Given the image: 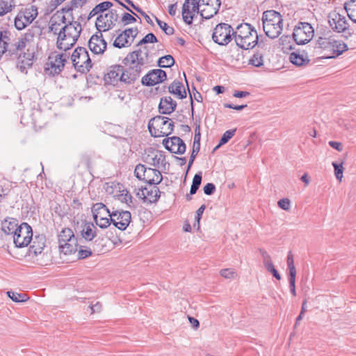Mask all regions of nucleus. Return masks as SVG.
Instances as JSON below:
<instances>
[{"label": "nucleus", "instance_id": "obj_1", "mask_svg": "<svg viewBox=\"0 0 356 356\" xmlns=\"http://www.w3.org/2000/svg\"><path fill=\"white\" fill-rule=\"evenodd\" d=\"M66 18L62 17L61 21L65 25L59 29V24L51 22L49 26L50 31L58 35L56 40V47L59 50L67 51L70 49L76 42L82 31L81 25L79 22L73 21L65 22Z\"/></svg>", "mask_w": 356, "mask_h": 356}, {"label": "nucleus", "instance_id": "obj_2", "mask_svg": "<svg viewBox=\"0 0 356 356\" xmlns=\"http://www.w3.org/2000/svg\"><path fill=\"white\" fill-rule=\"evenodd\" d=\"M124 64L128 67L129 75L134 80H137L141 73L153 63V55L147 46H144L131 53L124 58Z\"/></svg>", "mask_w": 356, "mask_h": 356}, {"label": "nucleus", "instance_id": "obj_3", "mask_svg": "<svg viewBox=\"0 0 356 356\" xmlns=\"http://www.w3.org/2000/svg\"><path fill=\"white\" fill-rule=\"evenodd\" d=\"M314 44V53L323 54L325 58H335L348 50L344 42L327 34L318 35Z\"/></svg>", "mask_w": 356, "mask_h": 356}, {"label": "nucleus", "instance_id": "obj_4", "mask_svg": "<svg viewBox=\"0 0 356 356\" xmlns=\"http://www.w3.org/2000/svg\"><path fill=\"white\" fill-rule=\"evenodd\" d=\"M232 34L236 45L243 49H252L258 42L257 31L247 23L238 25Z\"/></svg>", "mask_w": 356, "mask_h": 356}, {"label": "nucleus", "instance_id": "obj_5", "mask_svg": "<svg viewBox=\"0 0 356 356\" xmlns=\"http://www.w3.org/2000/svg\"><path fill=\"white\" fill-rule=\"evenodd\" d=\"M262 22L264 31L269 38H277L282 33L283 19L280 13L273 10L264 12Z\"/></svg>", "mask_w": 356, "mask_h": 356}, {"label": "nucleus", "instance_id": "obj_6", "mask_svg": "<svg viewBox=\"0 0 356 356\" xmlns=\"http://www.w3.org/2000/svg\"><path fill=\"white\" fill-rule=\"evenodd\" d=\"M174 124L172 120L163 116H156L151 119L148 124V129L154 137L166 136L173 131Z\"/></svg>", "mask_w": 356, "mask_h": 356}, {"label": "nucleus", "instance_id": "obj_7", "mask_svg": "<svg viewBox=\"0 0 356 356\" xmlns=\"http://www.w3.org/2000/svg\"><path fill=\"white\" fill-rule=\"evenodd\" d=\"M59 248L65 254H70L77 250V239L73 231L70 228H64L58 234Z\"/></svg>", "mask_w": 356, "mask_h": 356}, {"label": "nucleus", "instance_id": "obj_8", "mask_svg": "<svg viewBox=\"0 0 356 356\" xmlns=\"http://www.w3.org/2000/svg\"><path fill=\"white\" fill-rule=\"evenodd\" d=\"M71 59L73 65L78 72L86 73L92 67L88 52L84 47H79L76 48L72 54Z\"/></svg>", "mask_w": 356, "mask_h": 356}, {"label": "nucleus", "instance_id": "obj_9", "mask_svg": "<svg viewBox=\"0 0 356 356\" xmlns=\"http://www.w3.org/2000/svg\"><path fill=\"white\" fill-rule=\"evenodd\" d=\"M95 224L102 229L107 228L111 223V212L103 203H95L92 207Z\"/></svg>", "mask_w": 356, "mask_h": 356}, {"label": "nucleus", "instance_id": "obj_10", "mask_svg": "<svg viewBox=\"0 0 356 356\" xmlns=\"http://www.w3.org/2000/svg\"><path fill=\"white\" fill-rule=\"evenodd\" d=\"M314 35V30L307 22H299L293 29V38L298 44L308 43Z\"/></svg>", "mask_w": 356, "mask_h": 356}, {"label": "nucleus", "instance_id": "obj_11", "mask_svg": "<svg viewBox=\"0 0 356 356\" xmlns=\"http://www.w3.org/2000/svg\"><path fill=\"white\" fill-rule=\"evenodd\" d=\"M69 58V55L66 53H52L48 58L45 70L50 74L56 75L60 74Z\"/></svg>", "mask_w": 356, "mask_h": 356}, {"label": "nucleus", "instance_id": "obj_12", "mask_svg": "<svg viewBox=\"0 0 356 356\" xmlns=\"http://www.w3.org/2000/svg\"><path fill=\"white\" fill-rule=\"evenodd\" d=\"M233 33H234V31L229 24L220 23L213 29L212 39L214 42L219 45H227L231 42Z\"/></svg>", "mask_w": 356, "mask_h": 356}, {"label": "nucleus", "instance_id": "obj_13", "mask_svg": "<svg viewBox=\"0 0 356 356\" xmlns=\"http://www.w3.org/2000/svg\"><path fill=\"white\" fill-rule=\"evenodd\" d=\"M13 242L16 247L23 248L31 243L33 238L31 227L26 222L22 223L13 236Z\"/></svg>", "mask_w": 356, "mask_h": 356}, {"label": "nucleus", "instance_id": "obj_14", "mask_svg": "<svg viewBox=\"0 0 356 356\" xmlns=\"http://www.w3.org/2000/svg\"><path fill=\"white\" fill-rule=\"evenodd\" d=\"M118 19V15L115 10H111L107 13L100 14L96 20L95 26L97 29V32H105L111 29L115 22Z\"/></svg>", "mask_w": 356, "mask_h": 356}, {"label": "nucleus", "instance_id": "obj_15", "mask_svg": "<svg viewBox=\"0 0 356 356\" xmlns=\"http://www.w3.org/2000/svg\"><path fill=\"white\" fill-rule=\"evenodd\" d=\"M38 16V9L35 6H31L24 11L17 14L15 19V26L17 29L22 30L30 24Z\"/></svg>", "mask_w": 356, "mask_h": 356}, {"label": "nucleus", "instance_id": "obj_16", "mask_svg": "<svg viewBox=\"0 0 356 356\" xmlns=\"http://www.w3.org/2000/svg\"><path fill=\"white\" fill-rule=\"evenodd\" d=\"M129 70L124 69L123 66L117 65L111 67L110 70L107 73V78L111 82L120 81L126 83H132L134 80L129 75Z\"/></svg>", "mask_w": 356, "mask_h": 356}, {"label": "nucleus", "instance_id": "obj_17", "mask_svg": "<svg viewBox=\"0 0 356 356\" xmlns=\"http://www.w3.org/2000/svg\"><path fill=\"white\" fill-rule=\"evenodd\" d=\"M328 23L332 29L343 35L348 28V22L346 17L336 11H332L328 15Z\"/></svg>", "mask_w": 356, "mask_h": 356}, {"label": "nucleus", "instance_id": "obj_18", "mask_svg": "<svg viewBox=\"0 0 356 356\" xmlns=\"http://www.w3.org/2000/svg\"><path fill=\"white\" fill-rule=\"evenodd\" d=\"M200 15L205 19H210L216 15L221 6V0H199Z\"/></svg>", "mask_w": 356, "mask_h": 356}, {"label": "nucleus", "instance_id": "obj_19", "mask_svg": "<svg viewBox=\"0 0 356 356\" xmlns=\"http://www.w3.org/2000/svg\"><path fill=\"white\" fill-rule=\"evenodd\" d=\"M200 6L197 0H185L182 6V17L187 24L193 23L195 14L199 13Z\"/></svg>", "mask_w": 356, "mask_h": 356}, {"label": "nucleus", "instance_id": "obj_20", "mask_svg": "<svg viewBox=\"0 0 356 356\" xmlns=\"http://www.w3.org/2000/svg\"><path fill=\"white\" fill-rule=\"evenodd\" d=\"M138 33L137 28H129L122 31L115 40L113 46L121 49L130 46Z\"/></svg>", "mask_w": 356, "mask_h": 356}, {"label": "nucleus", "instance_id": "obj_21", "mask_svg": "<svg viewBox=\"0 0 356 356\" xmlns=\"http://www.w3.org/2000/svg\"><path fill=\"white\" fill-rule=\"evenodd\" d=\"M131 214L128 211L116 210L111 212V222L119 229L125 230L131 222Z\"/></svg>", "mask_w": 356, "mask_h": 356}, {"label": "nucleus", "instance_id": "obj_22", "mask_svg": "<svg viewBox=\"0 0 356 356\" xmlns=\"http://www.w3.org/2000/svg\"><path fill=\"white\" fill-rule=\"evenodd\" d=\"M167 79L166 72L161 69H155L150 70L147 74L142 77L141 83L145 86H152L156 84L163 83Z\"/></svg>", "mask_w": 356, "mask_h": 356}, {"label": "nucleus", "instance_id": "obj_23", "mask_svg": "<svg viewBox=\"0 0 356 356\" xmlns=\"http://www.w3.org/2000/svg\"><path fill=\"white\" fill-rule=\"evenodd\" d=\"M136 195L145 202L154 203L160 197V191L156 186L149 185L139 188Z\"/></svg>", "mask_w": 356, "mask_h": 356}, {"label": "nucleus", "instance_id": "obj_24", "mask_svg": "<svg viewBox=\"0 0 356 356\" xmlns=\"http://www.w3.org/2000/svg\"><path fill=\"white\" fill-rule=\"evenodd\" d=\"M163 145L171 153L183 154L186 152V145L182 139L177 136L165 138Z\"/></svg>", "mask_w": 356, "mask_h": 356}, {"label": "nucleus", "instance_id": "obj_25", "mask_svg": "<svg viewBox=\"0 0 356 356\" xmlns=\"http://www.w3.org/2000/svg\"><path fill=\"white\" fill-rule=\"evenodd\" d=\"M143 160L150 165L159 167L165 164V157L162 152L150 148L145 152Z\"/></svg>", "mask_w": 356, "mask_h": 356}, {"label": "nucleus", "instance_id": "obj_26", "mask_svg": "<svg viewBox=\"0 0 356 356\" xmlns=\"http://www.w3.org/2000/svg\"><path fill=\"white\" fill-rule=\"evenodd\" d=\"M106 42L103 38L102 33L97 32L92 35L88 42V47L90 51L95 54L104 53L106 49Z\"/></svg>", "mask_w": 356, "mask_h": 356}, {"label": "nucleus", "instance_id": "obj_27", "mask_svg": "<svg viewBox=\"0 0 356 356\" xmlns=\"http://www.w3.org/2000/svg\"><path fill=\"white\" fill-rule=\"evenodd\" d=\"M259 252L262 257L263 264L265 268L268 272L270 273L275 278L280 280L281 279V276L275 268L270 254L264 249H259Z\"/></svg>", "mask_w": 356, "mask_h": 356}, {"label": "nucleus", "instance_id": "obj_28", "mask_svg": "<svg viewBox=\"0 0 356 356\" xmlns=\"http://www.w3.org/2000/svg\"><path fill=\"white\" fill-rule=\"evenodd\" d=\"M177 102L171 97H165L161 99L159 105V112L162 114H170L175 111Z\"/></svg>", "mask_w": 356, "mask_h": 356}, {"label": "nucleus", "instance_id": "obj_29", "mask_svg": "<svg viewBox=\"0 0 356 356\" xmlns=\"http://www.w3.org/2000/svg\"><path fill=\"white\" fill-rule=\"evenodd\" d=\"M102 241V239L97 238L95 240V241L91 244L92 248L86 247L84 245H80L78 257L79 259H86L89 256L92 255V252H99L102 250V248H99L97 242Z\"/></svg>", "mask_w": 356, "mask_h": 356}, {"label": "nucleus", "instance_id": "obj_30", "mask_svg": "<svg viewBox=\"0 0 356 356\" xmlns=\"http://www.w3.org/2000/svg\"><path fill=\"white\" fill-rule=\"evenodd\" d=\"M163 177L161 172L156 169L147 168L143 181L149 185H156L162 181Z\"/></svg>", "mask_w": 356, "mask_h": 356}, {"label": "nucleus", "instance_id": "obj_31", "mask_svg": "<svg viewBox=\"0 0 356 356\" xmlns=\"http://www.w3.org/2000/svg\"><path fill=\"white\" fill-rule=\"evenodd\" d=\"M168 91L179 99H184L186 97V92L184 86L182 83L179 81L175 80L168 86Z\"/></svg>", "mask_w": 356, "mask_h": 356}, {"label": "nucleus", "instance_id": "obj_32", "mask_svg": "<svg viewBox=\"0 0 356 356\" xmlns=\"http://www.w3.org/2000/svg\"><path fill=\"white\" fill-rule=\"evenodd\" d=\"M45 247V237L43 235L35 236L30 246V252L35 255L40 254Z\"/></svg>", "mask_w": 356, "mask_h": 356}, {"label": "nucleus", "instance_id": "obj_33", "mask_svg": "<svg viewBox=\"0 0 356 356\" xmlns=\"http://www.w3.org/2000/svg\"><path fill=\"white\" fill-rule=\"evenodd\" d=\"M97 227L92 222L86 223L81 230V236L87 241H92L97 236Z\"/></svg>", "mask_w": 356, "mask_h": 356}, {"label": "nucleus", "instance_id": "obj_34", "mask_svg": "<svg viewBox=\"0 0 356 356\" xmlns=\"http://www.w3.org/2000/svg\"><path fill=\"white\" fill-rule=\"evenodd\" d=\"M19 226V225H18V222L16 219H6L1 223V229L6 234H12L13 236L15 234V232L17 230Z\"/></svg>", "mask_w": 356, "mask_h": 356}, {"label": "nucleus", "instance_id": "obj_35", "mask_svg": "<svg viewBox=\"0 0 356 356\" xmlns=\"http://www.w3.org/2000/svg\"><path fill=\"white\" fill-rule=\"evenodd\" d=\"M344 9L349 19L356 24V0H350L344 3Z\"/></svg>", "mask_w": 356, "mask_h": 356}, {"label": "nucleus", "instance_id": "obj_36", "mask_svg": "<svg viewBox=\"0 0 356 356\" xmlns=\"http://www.w3.org/2000/svg\"><path fill=\"white\" fill-rule=\"evenodd\" d=\"M15 6V0H0V17L11 12Z\"/></svg>", "mask_w": 356, "mask_h": 356}, {"label": "nucleus", "instance_id": "obj_37", "mask_svg": "<svg viewBox=\"0 0 356 356\" xmlns=\"http://www.w3.org/2000/svg\"><path fill=\"white\" fill-rule=\"evenodd\" d=\"M289 58L290 61L297 66L302 65L309 61L307 56H305L304 54H301L299 52H292L290 54Z\"/></svg>", "mask_w": 356, "mask_h": 356}, {"label": "nucleus", "instance_id": "obj_38", "mask_svg": "<svg viewBox=\"0 0 356 356\" xmlns=\"http://www.w3.org/2000/svg\"><path fill=\"white\" fill-rule=\"evenodd\" d=\"M8 296L14 302H26L29 297L26 293H17L12 291H9L7 292Z\"/></svg>", "mask_w": 356, "mask_h": 356}, {"label": "nucleus", "instance_id": "obj_39", "mask_svg": "<svg viewBox=\"0 0 356 356\" xmlns=\"http://www.w3.org/2000/svg\"><path fill=\"white\" fill-rule=\"evenodd\" d=\"M175 64V59L171 55L161 57L158 60V66L160 67H170Z\"/></svg>", "mask_w": 356, "mask_h": 356}, {"label": "nucleus", "instance_id": "obj_40", "mask_svg": "<svg viewBox=\"0 0 356 356\" xmlns=\"http://www.w3.org/2000/svg\"><path fill=\"white\" fill-rule=\"evenodd\" d=\"M119 200L125 202L129 208H135L133 197L127 190L122 191V193L119 195Z\"/></svg>", "mask_w": 356, "mask_h": 356}, {"label": "nucleus", "instance_id": "obj_41", "mask_svg": "<svg viewBox=\"0 0 356 356\" xmlns=\"http://www.w3.org/2000/svg\"><path fill=\"white\" fill-rule=\"evenodd\" d=\"M11 189L10 182L5 179H0V200L8 194Z\"/></svg>", "mask_w": 356, "mask_h": 356}, {"label": "nucleus", "instance_id": "obj_42", "mask_svg": "<svg viewBox=\"0 0 356 356\" xmlns=\"http://www.w3.org/2000/svg\"><path fill=\"white\" fill-rule=\"evenodd\" d=\"M235 132L236 129L226 131L222 136L219 144L215 147L214 149H216L221 145L227 143L234 136Z\"/></svg>", "mask_w": 356, "mask_h": 356}, {"label": "nucleus", "instance_id": "obj_43", "mask_svg": "<svg viewBox=\"0 0 356 356\" xmlns=\"http://www.w3.org/2000/svg\"><path fill=\"white\" fill-rule=\"evenodd\" d=\"M249 63L255 67H261L264 64L263 54L259 52L255 53L249 60Z\"/></svg>", "mask_w": 356, "mask_h": 356}, {"label": "nucleus", "instance_id": "obj_44", "mask_svg": "<svg viewBox=\"0 0 356 356\" xmlns=\"http://www.w3.org/2000/svg\"><path fill=\"white\" fill-rule=\"evenodd\" d=\"M36 27H32L27 30V31L23 35L21 39L26 44L32 42L35 35Z\"/></svg>", "mask_w": 356, "mask_h": 356}, {"label": "nucleus", "instance_id": "obj_45", "mask_svg": "<svg viewBox=\"0 0 356 356\" xmlns=\"http://www.w3.org/2000/svg\"><path fill=\"white\" fill-rule=\"evenodd\" d=\"M286 263L287 268L289 270V276L292 277L293 275H296V269L294 265L293 257L291 252L287 256Z\"/></svg>", "mask_w": 356, "mask_h": 356}, {"label": "nucleus", "instance_id": "obj_46", "mask_svg": "<svg viewBox=\"0 0 356 356\" xmlns=\"http://www.w3.org/2000/svg\"><path fill=\"white\" fill-rule=\"evenodd\" d=\"M155 19L157 24L166 35H171L174 33L175 30L172 27L168 26L167 23L159 19L157 17H155Z\"/></svg>", "mask_w": 356, "mask_h": 356}, {"label": "nucleus", "instance_id": "obj_47", "mask_svg": "<svg viewBox=\"0 0 356 356\" xmlns=\"http://www.w3.org/2000/svg\"><path fill=\"white\" fill-rule=\"evenodd\" d=\"M343 36L346 40H354L356 42V25H348V28L346 29Z\"/></svg>", "mask_w": 356, "mask_h": 356}, {"label": "nucleus", "instance_id": "obj_48", "mask_svg": "<svg viewBox=\"0 0 356 356\" xmlns=\"http://www.w3.org/2000/svg\"><path fill=\"white\" fill-rule=\"evenodd\" d=\"M158 42L157 38L152 33L147 34L138 44L137 46H142L147 43H156Z\"/></svg>", "mask_w": 356, "mask_h": 356}, {"label": "nucleus", "instance_id": "obj_49", "mask_svg": "<svg viewBox=\"0 0 356 356\" xmlns=\"http://www.w3.org/2000/svg\"><path fill=\"white\" fill-rule=\"evenodd\" d=\"M147 168L143 164H138L136 166L134 170L135 176L140 180H143V177L145 176V173Z\"/></svg>", "mask_w": 356, "mask_h": 356}, {"label": "nucleus", "instance_id": "obj_50", "mask_svg": "<svg viewBox=\"0 0 356 356\" xmlns=\"http://www.w3.org/2000/svg\"><path fill=\"white\" fill-rule=\"evenodd\" d=\"M343 163L341 162V163H337L335 162L332 163V165L334 168V175L336 176V178L341 181L343 177Z\"/></svg>", "mask_w": 356, "mask_h": 356}, {"label": "nucleus", "instance_id": "obj_51", "mask_svg": "<svg viewBox=\"0 0 356 356\" xmlns=\"http://www.w3.org/2000/svg\"><path fill=\"white\" fill-rule=\"evenodd\" d=\"M32 65L31 59H26V60H22L21 56L18 58L17 67L22 72H24L27 67Z\"/></svg>", "mask_w": 356, "mask_h": 356}, {"label": "nucleus", "instance_id": "obj_52", "mask_svg": "<svg viewBox=\"0 0 356 356\" xmlns=\"http://www.w3.org/2000/svg\"><path fill=\"white\" fill-rule=\"evenodd\" d=\"M220 274L225 279H234L236 277V272L232 268H225L220 270Z\"/></svg>", "mask_w": 356, "mask_h": 356}, {"label": "nucleus", "instance_id": "obj_53", "mask_svg": "<svg viewBox=\"0 0 356 356\" xmlns=\"http://www.w3.org/2000/svg\"><path fill=\"white\" fill-rule=\"evenodd\" d=\"M6 40L8 37L3 35V32L0 31V57L6 52L8 43Z\"/></svg>", "mask_w": 356, "mask_h": 356}, {"label": "nucleus", "instance_id": "obj_54", "mask_svg": "<svg viewBox=\"0 0 356 356\" xmlns=\"http://www.w3.org/2000/svg\"><path fill=\"white\" fill-rule=\"evenodd\" d=\"M122 22L124 24V25H127L129 24H133L136 22V19L131 15H130L128 13H124L122 15Z\"/></svg>", "mask_w": 356, "mask_h": 356}, {"label": "nucleus", "instance_id": "obj_55", "mask_svg": "<svg viewBox=\"0 0 356 356\" xmlns=\"http://www.w3.org/2000/svg\"><path fill=\"white\" fill-rule=\"evenodd\" d=\"M200 146L193 145V150H192L190 159H189L188 168H190L191 166L193 165L194 160L200 151Z\"/></svg>", "mask_w": 356, "mask_h": 356}, {"label": "nucleus", "instance_id": "obj_56", "mask_svg": "<svg viewBox=\"0 0 356 356\" xmlns=\"http://www.w3.org/2000/svg\"><path fill=\"white\" fill-rule=\"evenodd\" d=\"M277 204L283 210L289 211L291 207V201L288 198H283L278 201Z\"/></svg>", "mask_w": 356, "mask_h": 356}, {"label": "nucleus", "instance_id": "obj_57", "mask_svg": "<svg viewBox=\"0 0 356 356\" xmlns=\"http://www.w3.org/2000/svg\"><path fill=\"white\" fill-rule=\"evenodd\" d=\"M88 0H72L71 1V6L68 8H64L63 10H72L74 8L81 7L83 6Z\"/></svg>", "mask_w": 356, "mask_h": 356}, {"label": "nucleus", "instance_id": "obj_58", "mask_svg": "<svg viewBox=\"0 0 356 356\" xmlns=\"http://www.w3.org/2000/svg\"><path fill=\"white\" fill-rule=\"evenodd\" d=\"M203 191L206 195H211L215 192L216 186L212 183H208L204 186Z\"/></svg>", "mask_w": 356, "mask_h": 356}, {"label": "nucleus", "instance_id": "obj_59", "mask_svg": "<svg viewBox=\"0 0 356 356\" xmlns=\"http://www.w3.org/2000/svg\"><path fill=\"white\" fill-rule=\"evenodd\" d=\"M97 6L99 8V10L101 11V13H104V11L108 10L111 7H112L113 3L110 1H104L102 3H99Z\"/></svg>", "mask_w": 356, "mask_h": 356}, {"label": "nucleus", "instance_id": "obj_60", "mask_svg": "<svg viewBox=\"0 0 356 356\" xmlns=\"http://www.w3.org/2000/svg\"><path fill=\"white\" fill-rule=\"evenodd\" d=\"M296 275H293L292 277L289 276V286H290V289H291V293H292V295L293 296H296Z\"/></svg>", "mask_w": 356, "mask_h": 356}, {"label": "nucleus", "instance_id": "obj_61", "mask_svg": "<svg viewBox=\"0 0 356 356\" xmlns=\"http://www.w3.org/2000/svg\"><path fill=\"white\" fill-rule=\"evenodd\" d=\"M202 176L201 172L195 174L193 179L192 185L199 188L201 184V182H202Z\"/></svg>", "mask_w": 356, "mask_h": 356}, {"label": "nucleus", "instance_id": "obj_62", "mask_svg": "<svg viewBox=\"0 0 356 356\" xmlns=\"http://www.w3.org/2000/svg\"><path fill=\"white\" fill-rule=\"evenodd\" d=\"M89 308L91 310V314L99 313L102 310V304L99 302H97L95 304L90 305Z\"/></svg>", "mask_w": 356, "mask_h": 356}, {"label": "nucleus", "instance_id": "obj_63", "mask_svg": "<svg viewBox=\"0 0 356 356\" xmlns=\"http://www.w3.org/2000/svg\"><path fill=\"white\" fill-rule=\"evenodd\" d=\"M328 144L330 147L337 149L339 152H341L343 150V145L341 143L337 141H330Z\"/></svg>", "mask_w": 356, "mask_h": 356}, {"label": "nucleus", "instance_id": "obj_64", "mask_svg": "<svg viewBox=\"0 0 356 356\" xmlns=\"http://www.w3.org/2000/svg\"><path fill=\"white\" fill-rule=\"evenodd\" d=\"M26 43L20 38L17 42L14 44L15 49L21 51L26 47Z\"/></svg>", "mask_w": 356, "mask_h": 356}]
</instances>
